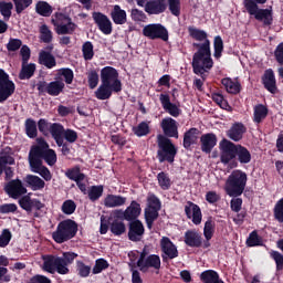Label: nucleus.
I'll use <instances>...</instances> for the list:
<instances>
[{
  "label": "nucleus",
  "instance_id": "obj_1",
  "mask_svg": "<svg viewBox=\"0 0 283 283\" xmlns=\"http://www.w3.org/2000/svg\"><path fill=\"white\" fill-rule=\"evenodd\" d=\"M219 149L220 163H222V165H229L230 169H235L239 165H249L251 160H253L249 148L229 139H222L219 144Z\"/></svg>",
  "mask_w": 283,
  "mask_h": 283
},
{
  "label": "nucleus",
  "instance_id": "obj_2",
  "mask_svg": "<svg viewBox=\"0 0 283 283\" xmlns=\"http://www.w3.org/2000/svg\"><path fill=\"white\" fill-rule=\"evenodd\" d=\"M123 92V82L118 80V70L114 66H105L101 70V85L95 91L98 101H108L112 94Z\"/></svg>",
  "mask_w": 283,
  "mask_h": 283
},
{
  "label": "nucleus",
  "instance_id": "obj_3",
  "mask_svg": "<svg viewBox=\"0 0 283 283\" xmlns=\"http://www.w3.org/2000/svg\"><path fill=\"white\" fill-rule=\"evenodd\" d=\"M78 258L76 252H63L61 256L53 254L42 255L43 265L42 269L46 273H59V275L70 274V265L74 264V260Z\"/></svg>",
  "mask_w": 283,
  "mask_h": 283
},
{
  "label": "nucleus",
  "instance_id": "obj_4",
  "mask_svg": "<svg viewBox=\"0 0 283 283\" xmlns=\"http://www.w3.org/2000/svg\"><path fill=\"white\" fill-rule=\"evenodd\" d=\"M38 145H33L29 151V161L31 163H46L49 167L56 165V151L50 148V144L43 138H38Z\"/></svg>",
  "mask_w": 283,
  "mask_h": 283
},
{
  "label": "nucleus",
  "instance_id": "obj_5",
  "mask_svg": "<svg viewBox=\"0 0 283 283\" xmlns=\"http://www.w3.org/2000/svg\"><path fill=\"white\" fill-rule=\"evenodd\" d=\"M249 177L247 172L237 169L233 170L226 180L224 191L230 198H240L247 189Z\"/></svg>",
  "mask_w": 283,
  "mask_h": 283
},
{
  "label": "nucleus",
  "instance_id": "obj_6",
  "mask_svg": "<svg viewBox=\"0 0 283 283\" xmlns=\"http://www.w3.org/2000/svg\"><path fill=\"white\" fill-rule=\"evenodd\" d=\"M76 233H78V223L72 219H66L57 224L56 230L52 232V239L56 244H63L70 242L72 238H76Z\"/></svg>",
  "mask_w": 283,
  "mask_h": 283
},
{
  "label": "nucleus",
  "instance_id": "obj_7",
  "mask_svg": "<svg viewBox=\"0 0 283 283\" xmlns=\"http://www.w3.org/2000/svg\"><path fill=\"white\" fill-rule=\"evenodd\" d=\"M157 158L159 163H169V165H174L176 160V156H178V148L171 142V139L167 138L164 135L157 136Z\"/></svg>",
  "mask_w": 283,
  "mask_h": 283
},
{
  "label": "nucleus",
  "instance_id": "obj_8",
  "mask_svg": "<svg viewBox=\"0 0 283 283\" xmlns=\"http://www.w3.org/2000/svg\"><path fill=\"white\" fill-rule=\"evenodd\" d=\"M192 48L197 49V52L192 55L191 64H203L208 70L213 67V59L211 57V41L206 40L202 43L193 42Z\"/></svg>",
  "mask_w": 283,
  "mask_h": 283
},
{
  "label": "nucleus",
  "instance_id": "obj_9",
  "mask_svg": "<svg viewBox=\"0 0 283 283\" xmlns=\"http://www.w3.org/2000/svg\"><path fill=\"white\" fill-rule=\"evenodd\" d=\"M53 17L54 19H52V23L55 27L56 34L65 36V34H74V32H76L78 25L72 21L70 15L62 12H55Z\"/></svg>",
  "mask_w": 283,
  "mask_h": 283
},
{
  "label": "nucleus",
  "instance_id": "obj_10",
  "mask_svg": "<svg viewBox=\"0 0 283 283\" xmlns=\"http://www.w3.org/2000/svg\"><path fill=\"white\" fill-rule=\"evenodd\" d=\"M143 34L150 41H156L160 39L161 41H169V31L161 23H151L147 24L143 29Z\"/></svg>",
  "mask_w": 283,
  "mask_h": 283
},
{
  "label": "nucleus",
  "instance_id": "obj_11",
  "mask_svg": "<svg viewBox=\"0 0 283 283\" xmlns=\"http://www.w3.org/2000/svg\"><path fill=\"white\" fill-rule=\"evenodd\" d=\"M17 85L10 80V75L0 69V103H6L14 94Z\"/></svg>",
  "mask_w": 283,
  "mask_h": 283
},
{
  "label": "nucleus",
  "instance_id": "obj_12",
  "mask_svg": "<svg viewBox=\"0 0 283 283\" xmlns=\"http://www.w3.org/2000/svg\"><path fill=\"white\" fill-rule=\"evenodd\" d=\"M36 87L40 94L46 93L49 96H59L65 90V82L57 78L50 83L42 81L36 84Z\"/></svg>",
  "mask_w": 283,
  "mask_h": 283
},
{
  "label": "nucleus",
  "instance_id": "obj_13",
  "mask_svg": "<svg viewBox=\"0 0 283 283\" xmlns=\"http://www.w3.org/2000/svg\"><path fill=\"white\" fill-rule=\"evenodd\" d=\"M247 12L250 17H253L255 21H259V23H262L265 28H271V25H273V7L265 9L256 7V9H250Z\"/></svg>",
  "mask_w": 283,
  "mask_h": 283
},
{
  "label": "nucleus",
  "instance_id": "obj_14",
  "mask_svg": "<svg viewBox=\"0 0 283 283\" xmlns=\"http://www.w3.org/2000/svg\"><path fill=\"white\" fill-rule=\"evenodd\" d=\"M161 259L163 262H169V260H176L178 258V247L171 242L169 237H163L160 240Z\"/></svg>",
  "mask_w": 283,
  "mask_h": 283
},
{
  "label": "nucleus",
  "instance_id": "obj_15",
  "mask_svg": "<svg viewBox=\"0 0 283 283\" xmlns=\"http://www.w3.org/2000/svg\"><path fill=\"white\" fill-rule=\"evenodd\" d=\"M92 19L95 23V25H97L98 30L106 35L112 34L114 28L112 27V20H109V18L107 15H105V13L103 12H98V11H94L92 13Z\"/></svg>",
  "mask_w": 283,
  "mask_h": 283
},
{
  "label": "nucleus",
  "instance_id": "obj_16",
  "mask_svg": "<svg viewBox=\"0 0 283 283\" xmlns=\"http://www.w3.org/2000/svg\"><path fill=\"white\" fill-rule=\"evenodd\" d=\"M159 103H161L163 109L167 112L172 118H178L182 114V109H180V106H177L176 104L171 103V97L169 94L161 93L159 95Z\"/></svg>",
  "mask_w": 283,
  "mask_h": 283
},
{
  "label": "nucleus",
  "instance_id": "obj_17",
  "mask_svg": "<svg viewBox=\"0 0 283 283\" xmlns=\"http://www.w3.org/2000/svg\"><path fill=\"white\" fill-rule=\"evenodd\" d=\"M143 235H145V226L143 224V221H129L128 240H130V242H140V240H143Z\"/></svg>",
  "mask_w": 283,
  "mask_h": 283
},
{
  "label": "nucleus",
  "instance_id": "obj_18",
  "mask_svg": "<svg viewBox=\"0 0 283 283\" xmlns=\"http://www.w3.org/2000/svg\"><path fill=\"white\" fill-rule=\"evenodd\" d=\"M6 193L10 196V198H19L28 193V189L23 187V182L20 179L10 180L4 187Z\"/></svg>",
  "mask_w": 283,
  "mask_h": 283
},
{
  "label": "nucleus",
  "instance_id": "obj_19",
  "mask_svg": "<svg viewBox=\"0 0 283 283\" xmlns=\"http://www.w3.org/2000/svg\"><path fill=\"white\" fill-rule=\"evenodd\" d=\"M160 127L166 138H178V123L176 119L171 117H166L161 119Z\"/></svg>",
  "mask_w": 283,
  "mask_h": 283
},
{
  "label": "nucleus",
  "instance_id": "obj_20",
  "mask_svg": "<svg viewBox=\"0 0 283 283\" xmlns=\"http://www.w3.org/2000/svg\"><path fill=\"white\" fill-rule=\"evenodd\" d=\"M147 14H163L167 12V0H148L144 7Z\"/></svg>",
  "mask_w": 283,
  "mask_h": 283
},
{
  "label": "nucleus",
  "instance_id": "obj_21",
  "mask_svg": "<svg viewBox=\"0 0 283 283\" xmlns=\"http://www.w3.org/2000/svg\"><path fill=\"white\" fill-rule=\"evenodd\" d=\"M185 213L188 218V220H192L195 224H201L202 222V210L200 209V206L188 201L185 206Z\"/></svg>",
  "mask_w": 283,
  "mask_h": 283
},
{
  "label": "nucleus",
  "instance_id": "obj_22",
  "mask_svg": "<svg viewBox=\"0 0 283 283\" xmlns=\"http://www.w3.org/2000/svg\"><path fill=\"white\" fill-rule=\"evenodd\" d=\"M263 87L270 92V94H277V82L275 80V73L272 69L264 71V74L261 77Z\"/></svg>",
  "mask_w": 283,
  "mask_h": 283
},
{
  "label": "nucleus",
  "instance_id": "obj_23",
  "mask_svg": "<svg viewBox=\"0 0 283 283\" xmlns=\"http://www.w3.org/2000/svg\"><path fill=\"white\" fill-rule=\"evenodd\" d=\"M143 211V208H140V203H138L136 200H133L130 205L122 212V218L126 220L127 222H134L136 220H139L140 213Z\"/></svg>",
  "mask_w": 283,
  "mask_h": 283
},
{
  "label": "nucleus",
  "instance_id": "obj_24",
  "mask_svg": "<svg viewBox=\"0 0 283 283\" xmlns=\"http://www.w3.org/2000/svg\"><path fill=\"white\" fill-rule=\"evenodd\" d=\"M19 206L28 213H31L33 209H36V211H41L43 207H45V205L41 202V200L32 199L30 198V196H24L20 198Z\"/></svg>",
  "mask_w": 283,
  "mask_h": 283
},
{
  "label": "nucleus",
  "instance_id": "obj_25",
  "mask_svg": "<svg viewBox=\"0 0 283 283\" xmlns=\"http://www.w3.org/2000/svg\"><path fill=\"white\" fill-rule=\"evenodd\" d=\"M184 242L187 247L200 249L202 247V234L196 230H188L185 232Z\"/></svg>",
  "mask_w": 283,
  "mask_h": 283
},
{
  "label": "nucleus",
  "instance_id": "obj_26",
  "mask_svg": "<svg viewBox=\"0 0 283 283\" xmlns=\"http://www.w3.org/2000/svg\"><path fill=\"white\" fill-rule=\"evenodd\" d=\"M201 143V151L203 154H211L213 151V147L218 145V137L213 133L203 134L200 137Z\"/></svg>",
  "mask_w": 283,
  "mask_h": 283
},
{
  "label": "nucleus",
  "instance_id": "obj_27",
  "mask_svg": "<svg viewBox=\"0 0 283 283\" xmlns=\"http://www.w3.org/2000/svg\"><path fill=\"white\" fill-rule=\"evenodd\" d=\"M244 134H247V126L242 123H234L227 132L228 138L234 143H240L244 138Z\"/></svg>",
  "mask_w": 283,
  "mask_h": 283
},
{
  "label": "nucleus",
  "instance_id": "obj_28",
  "mask_svg": "<svg viewBox=\"0 0 283 283\" xmlns=\"http://www.w3.org/2000/svg\"><path fill=\"white\" fill-rule=\"evenodd\" d=\"M29 165L33 174H39V176H41V178H43L46 182L52 180V172H50L48 167L43 166V161H29Z\"/></svg>",
  "mask_w": 283,
  "mask_h": 283
},
{
  "label": "nucleus",
  "instance_id": "obj_29",
  "mask_svg": "<svg viewBox=\"0 0 283 283\" xmlns=\"http://www.w3.org/2000/svg\"><path fill=\"white\" fill-rule=\"evenodd\" d=\"M139 271L145 273L147 269H155V271H160L161 262L158 254H149L146 260L143 261L142 265H137Z\"/></svg>",
  "mask_w": 283,
  "mask_h": 283
},
{
  "label": "nucleus",
  "instance_id": "obj_30",
  "mask_svg": "<svg viewBox=\"0 0 283 283\" xmlns=\"http://www.w3.org/2000/svg\"><path fill=\"white\" fill-rule=\"evenodd\" d=\"M35 72H36V64L22 62L21 70L18 77L20 78V81H30V78L34 76Z\"/></svg>",
  "mask_w": 283,
  "mask_h": 283
},
{
  "label": "nucleus",
  "instance_id": "obj_31",
  "mask_svg": "<svg viewBox=\"0 0 283 283\" xmlns=\"http://www.w3.org/2000/svg\"><path fill=\"white\" fill-rule=\"evenodd\" d=\"M111 19H113L115 25H125L127 23V12L120 9V6L115 4L111 12Z\"/></svg>",
  "mask_w": 283,
  "mask_h": 283
},
{
  "label": "nucleus",
  "instance_id": "obj_32",
  "mask_svg": "<svg viewBox=\"0 0 283 283\" xmlns=\"http://www.w3.org/2000/svg\"><path fill=\"white\" fill-rule=\"evenodd\" d=\"M127 202V198L120 195H107L104 199V205L108 209H114L116 207H123Z\"/></svg>",
  "mask_w": 283,
  "mask_h": 283
},
{
  "label": "nucleus",
  "instance_id": "obj_33",
  "mask_svg": "<svg viewBox=\"0 0 283 283\" xmlns=\"http://www.w3.org/2000/svg\"><path fill=\"white\" fill-rule=\"evenodd\" d=\"M200 130L198 128H190L184 134V148L190 149L191 145H196L198 143V136Z\"/></svg>",
  "mask_w": 283,
  "mask_h": 283
},
{
  "label": "nucleus",
  "instance_id": "obj_34",
  "mask_svg": "<svg viewBox=\"0 0 283 283\" xmlns=\"http://www.w3.org/2000/svg\"><path fill=\"white\" fill-rule=\"evenodd\" d=\"M39 63L40 65H44V67H48V70H52V67H56V57H54L53 54L50 52L40 51Z\"/></svg>",
  "mask_w": 283,
  "mask_h": 283
},
{
  "label": "nucleus",
  "instance_id": "obj_35",
  "mask_svg": "<svg viewBox=\"0 0 283 283\" xmlns=\"http://www.w3.org/2000/svg\"><path fill=\"white\" fill-rule=\"evenodd\" d=\"M221 84L223 85V87H226L228 94L235 95L242 92V84H240V82H234L233 80H231V77H223L221 80Z\"/></svg>",
  "mask_w": 283,
  "mask_h": 283
},
{
  "label": "nucleus",
  "instance_id": "obj_36",
  "mask_svg": "<svg viewBox=\"0 0 283 283\" xmlns=\"http://www.w3.org/2000/svg\"><path fill=\"white\" fill-rule=\"evenodd\" d=\"M55 78L57 81H63L66 85H72L74 83V71L70 67H62L56 71Z\"/></svg>",
  "mask_w": 283,
  "mask_h": 283
},
{
  "label": "nucleus",
  "instance_id": "obj_37",
  "mask_svg": "<svg viewBox=\"0 0 283 283\" xmlns=\"http://www.w3.org/2000/svg\"><path fill=\"white\" fill-rule=\"evenodd\" d=\"M199 279H200V282L202 283H223L224 282L220 279V274H218V272L214 270H206L201 272Z\"/></svg>",
  "mask_w": 283,
  "mask_h": 283
},
{
  "label": "nucleus",
  "instance_id": "obj_38",
  "mask_svg": "<svg viewBox=\"0 0 283 283\" xmlns=\"http://www.w3.org/2000/svg\"><path fill=\"white\" fill-rule=\"evenodd\" d=\"M25 182L31 187L32 191H41L42 189H45V181L39 176L28 175L25 177Z\"/></svg>",
  "mask_w": 283,
  "mask_h": 283
},
{
  "label": "nucleus",
  "instance_id": "obj_39",
  "mask_svg": "<svg viewBox=\"0 0 283 283\" xmlns=\"http://www.w3.org/2000/svg\"><path fill=\"white\" fill-rule=\"evenodd\" d=\"M266 116H269V108L263 104H258L254 106L253 123L260 125V123H262Z\"/></svg>",
  "mask_w": 283,
  "mask_h": 283
},
{
  "label": "nucleus",
  "instance_id": "obj_40",
  "mask_svg": "<svg viewBox=\"0 0 283 283\" xmlns=\"http://www.w3.org/2000/svg\"><path fill=\"white\" fill-rule=\"evenodd\" d=\"M245 245L248 248L264 247V239L258 234V230H253L247 238Z\"/></svg>",
  "mask_w": 283,
  "mask_h": 283
},
{
  "label": "nucleus",
  "instance_id": "obj_41",
  "mask_svg": "<svg viewBox=\"0 0 283 283\" xmlns=\"http://www.w3.org/2000/svg\"><path fill=\"white\" fill-rule=\"evenodd\" d=\"M64 176L69 178V180H73V182H76L77 180H85V174L81 172V166L76 165L72 168L66 169L64 172Z\"/></svg>",
  "mask_w": 283,
  "mask_h": 283
},
{
  "label": "nucleus",
  "instance_id": "obj_42",
  "mask_svg": "<svg viewBox=\"0 0 283 283\" xmlns=\"http://www.w3.org/2000/svg\"><path fill=\"white\" fill-rule=\"evenodd\" d=\"M150 122H140L137 126L133 127V134L137 138H143L144 136H149L151 134V127L149 126Z\"/></svg>",
  "mask_w": 283,
  "mask_h": 283
},
{
  "label": "nucleus",
  "instance_id": "obj_43",
  "mask_svg": "<svg viewBox=\"0 0 283 283\" xmlns=\"http://www.w3.org/2000/svg\"><path fill=\"white\" fill-rule=\"evenodd\" d=\"M64 133H65V127H63L62 124L60 123L51 124L49 134H51L55 143H61V140H63Z\"/></svg>",
  "mask_w": 283,
  "mask_h": 283
},
{
  "label": "nucleus",
  "instance_id": "obj_44",
  "mask_svg": "<svg viewBox=\"0 0 283 283\" xmlns=\"http://www.w3.org/2000/svg\"><path fill=\"white\" fill-rule=\"evenodd\" d=\"M159 210H154L151 208H146L144 212L145 222L147 226V229L151 230L154 229V222H156V219L159 218L160 213Z\"/></svg>",
  "mask_w": 283,
  "mask_h": 283
},
{
  "label": "nucleus",
  "instance_id": "obj_45",
  "mask_svg": "<svg viewBox=\"0 0 283 283\" xmlns=\"http://www.w3.org/2000/svg\"><path fill=\"white\" fill-rule=\"evenodd\" d=\"M35 12L36 14H40V17H52L54 9L46 1H38L35 4Z\"/></svg>",
  "mask_w": 283,
  "mask_h": 283
},
{
  "label": "nucleus",
  "instance_id": "obj_46",
  "mask_svg": "<svg viewBox=\"0 0 283 283\" xmlns=\"http://www.w3.org/2000/svg\"><path fill=\"white\" fill-rule=\"evenodd\" d=\"M12 10H14V3L8 2L6 0L0 1V14L3 17L4 21H10L12 17Z\"/></svg>",
  "mask_w": 283,
  "mask_h": 283
},
{
  "label": "nucleus",
  "instance_id": "obj_47",
  "mask_svg": "<svg viewBox=\"0 0 283 283\" xmlns=\"http://www.w3.org/2000/svg\"><path fill=\"white\" fill-rule=\"evenodd\" d=\"M24 129L28 138H36V136H39V129L36 128V120L32 118L25 119Z\"/></svg>",
  "mask_w": 283,
  "mask_h": 283
},
{
  "label": "nucleus",
  "instance_id": "obj_48",
  "mask_svg": "<svg viewBox=\"0 0 283 283\" xmlns=\"http://www.w3.org/2000/svg\"><path fill=\"white\" fill-rule=\"evenodd\" d=\"M188 34L195 41H200V42L209 41L208 40L209 35L206 33V31L205 30H200V29H198L196 27H188Z\"/></svg>",
  "mask_w": 283,
  "mask_h": 283
},
{
  "label": "nucleus",
  "instance_id": "obj_49",
  "mask_svg": "<svg viewBox=\"0 0 283 283\" xmlns=\"http://www.w3.org/2000/svg\"><path fill=\"white\" fill-rule=\"evenodd\" d=\"M15 160L14 157L10 155V153L6 150H1L0 153V175L3 174V169L8 167V165H14Z\"/></svg>",
  "mask_w": 283,
  "mask_h": 283
},
{
  "label": "nucleus",
  "instance_id": "obj_50",
  "mask_svg": "<svg viewBox=\"0 0 283 283\" xmlns=\"http://www.w3.org/2000/svg\"><path fill=\"white\" fill-rule=\"evenodd\" d=\"M157 180H158V185H159L160 189H163V191H167V190L171 189V178H169V174H167L165 171H160L157 175Z\"/></svg>",
  "mask_w": 283,
  "mask_h": 283
},
{
  "label": "nucleus",
  "instance_id": "obj_51",
  "mask_svg": "<svg viewBox=\"0 0 283 283\" xmlns=\"http://www.w3.org/2000/svg\"><path fill=\"white\" fill-rule=\"evenodd\" d=\"M216 233V221L212 217H209L203 227V235L206 240H211Z\"/></svg>",
  "mask_w": 283,
  "mask_h": 283
},
{
  "label": "nucleus",
  "instance_id": "obj_52",
  "mask_svg": "<svg viewBox=\"0 0 283 283\" xmlns=\"http://www.w3.org/2000/svg\"><path fill=\"white\" fill-rule=\"evenodd\" d=\"M213 48H214V53H213L214 59H221L222 52H224V41H222V36L220 35L214 36Z\"/></svg>",
  "mask_w": 283,
  "mask_h": 283
},
{
  "label": "nucleus",
  "instance_id": "obj_53",
  "mask_svg": "<svg viewBox=\"0 0 283 283\" xmlns=\"http://www.w3.org/2000/svg\"><path fill=\"white\" fill-rule=\"evenodd\" d=\"M104 187L103 185L99 186H92L88 190V200L91 202H96V200H99L103 196Z\"/></svg>",
  "mask_w": 283,
  "mask_h": 283
},
{
  "label": "nucleus",
  "instance_id": "obj_54",
  "mask_svg": "<svg viewBox=\"0 0 283 283\" xmlns=\"http://www.w3.org/2000/svg\"><path fill=\"white\" fill-rule=\"evenodd\" d=\"M82 53L84 61H92L94 59V44L91 41H86L82 45Z\"/></svg>",
  "mask_w": 283,
  "mask_h": 283
},
{
  "label": "nucleus",
  "instance_id": "obj_55",
  "mask_svg": "<svg viewBox=\"0 0 283 283\" xmlns=\"http://www.w3.org/2000/svg\"><path fill=\"white\" fill-rule=\"evenodd\" d=\"M125 231H127V228L125 227V222L114 220L111 223V232L113 233V235H123Z\"/></svg>",
  "mask_w": 283,
  "mask_h": 283
},
{
  "label": "nucleus",
  "instance_id": "obj_56",
  "mask_svg": "<svg viewBox=\"0 0 283 283\" xmlns=\"http://www.w3.org/2000/svg\"><path fill=\"white\" fill-rule=\"evenodd\" d=\"M40 39L42 43H52V30H50V27L48 24H42L40 28Z\"/></svg>",
  "mask_w": 283,
  "mask_h": 283
},
{
  "label": "nucleus",
  "instance_id": "obj_57",
  "mask_svg": "<svg viewBox=\"0 0 283 283\" xmlns=\"http://www.w3.org/2000/svg\"><path fill=\"white\" fill-rule=\"evenodd\" d=\"M61 211L65 216H72V213H74V211H76V202H74V200H72V199L65 200L62 203Z\"/></svg>",
  "mask_w": 283,
  "mask_h": 283
},
{
  "label": "nucleus",
  "instance_id": "obj_58",
  "mask_svg": "<svg viewBox=\"0 0 283 283\" xmlns=\"http://www.w3.org/2000/svg\"><path fill=\"white\" fill-rule=\"evenodd\" d=\"M107 269H109V262L105 259H97L93 266V275H98V273H103Z\"/></svg>",
  "mask_w": 283,
  "mask_h": 283
},
{
  "label": "nucleus",
  "instance_id": "obj_59",
  "mask_svg": "<svg viewBox=\"0 0 283 283\" xmlns=\"http://www.w3.org/2000/svg\"><path fill=\"white\" fill-rule=\"evenodd\" d=\"M273 213L276 222L283 224V197L275 203Z\"/></svg>",
  "mask_w": 283,
  "mask_h": 283
},
{
  "label": "nucleus",
  "instance_id": "obj_60",
  "mask_svg": "<svg viewBox=\"0 0 283 283\" xmlns=\"http://www.w3.org/2000/svg\"><path fill=\"white\" fill-rule=\"evenodd\" d=\"M212 101L221 107V109H231L229 102L224 99V95L221 93H212Z\"/></svg>",
  "mask_w": 283,
  "mask_h": 283
},
{
  "label": "nucleus",
  "instance_id": "obj_61",
  "mask_svg": "<svg viewBox=\"0 0 283 283\" xmlns=\"http://www.w3.org/2000/svg\"><path fill=\"white\" fill-rule=\"evenodd\" d=\"M77 275L80 277H90V273H92V266L86 265L83 261L76 262Z\"/></svg>",
  "mask_w": 283,
  "mask_h": 283
},
{
  "label": "nucleus",
  "instance_id": "obj_62",
  "mask_svg": "<svg viewBox=\"0 0 283 283\" xmlns=\"http://www.w3.org/2000/svg\"><path fill=\"white\" fill-rule=\"evenodd\" d=\"M50 127H52V123L48 122V119L40 118L38 120V129L42 136H50Z\"/></svg>",
  "mask_w": 283,
  "mask_h": 283
},
{
  "label": "nucleus",
  "instance_id": "obj_63",
  "mask_svg": "<svg viewBox=\"0 0 283 283\" xmlns=\"http://www.w3.org/2000/svg\"><path fill=\"white\" fill-rule=\"evenodd\" d=\"M193 74L201 76L202 81H207V72L209 69L207 64H191Z\"/></svg>",
  "mask_w": 283,
  "mask_h": 283
},
{
  "label": "nucleus",
  "instance_id": "obj_64",
  "mask_svg": "<svg viewBox=\"0 0 283 283\" xmlns=\"http://www.w3.org/2000/svg\"><path fill=\"white\" fill-rule=\"evenodd\" d=\"M167 8L172 17L180 15V0H166Z\"/></svg>",
  "mask_w": 283,
  "mask_h": 283
}]
</instances>
